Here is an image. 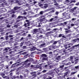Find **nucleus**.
Masks as SVG:
<instances>
[{
    "label": "nucleus",
    "mask_w": 79,
    "mask_h": 79,
    "mask_svg": "<svg viewBox=\"0 0 79 79\" xmlns=\"http://www.w3.org/2000/svg\"><path fill=\"white\" fill-rule=\"evenodd\" d=\"M71 10L72 11H74V10H75V11H77L79 10V8H78L77 7H74Z\"/></svg>",
    "instance_id": "obj_1"
},
{
    "label": "nucleus",
    "mask_w": 79,
    "mask_h": 79,
    "mask_svg": "<svg viewBox=\"0 0 79 79\" xmlns=\"http://www.w3.org/2000/svg\"><path fill=\"white\" fill-rule=\"evenodd\" d=\"M11 37H13V35H10L9 36H6V40H9V38H11Z\"/></svg>",
    "instance_id": "obj_2"
},
{
    "label": "nucleus",
    "mask_w": 79,
    "mask_h": 79,
    "mask_svg": "<svg viewBox=\"0 0 79 79\" xmlns=\"http://www.w3.org/2000/svg\"><path fill=\"white\" fill-rule=\"evenodd\" d=\"M54 48H55V46H51L50 48H49V50H53V49H54Z\"/></svg>",
    "instance_id": "obj_3"
},
{
    "label": "nucleus",
    "mask_w": 79,
    "mask_h": 79,
    "mask_svg": "<svg viewBox=\"0 0 79 79\" xmlns=\"http://www.w3.org/2000/svg\"><path fill=\"white\" fill-rule=\"evenodd\" d=\"M73 5H74L73 4L70 5L68 7L67 9H70V8H71V6H73Z\"/></svg>",
    "instance_id": "obj_4"
},
{
    "label": "nucleus",
    "mask_w": 79,
    "mask_h": 79,
    "mask_svg": "<svg viewBox=\"0 0 79 79\" xmlns=\"http://www.w3.org/2000/svg\"><path fill=\"white\" fill-rule=\"evenodd\" d=\"M47 59H48V58L47 57H43L42 59V60H47Z\"/></svg>",
    "instance_id": "obj_5"
},
{
    "label": "nucleus",
    "mask_w": 79,
    "mask_h": 79,
    "mask_svg": "<svg viewBox=\"0 0 79 79\" xmlns=\"http://www.w3.org/2000/svg\"><path fill=\"white\" fill-rule=\"evenodd\" d=\"M42 57H47V56L45 54H42Z\"/></svg>",
    "instance_id": "obj_6"
},
{
    "label": "nucleus",
    "mask_w": 79,
    "mask_h": 79,
    "mask_svg": "<svg viewBox=\"0 0 79 79\" xmlns=\"http://www.w3.org/2000/svg\"><path fill=\"white\" fill-rule=\"evenodd\" d=\"M70 1L69 0H67L65 1L64 2L65 3H69L70 2Z\"/></svg>",
    "instance_id": "obj_7"
},
{
    "label": "nucleus",
    "mask_w": 79,
    "mask_h": 79,
    "mask_svg": "<svg viewBox=\"0 0 79 79\" xmlns=\"http://www.w3.org/2000/svg\"><path fill=\"white\" fill-rule=\"evenodd\" d=\"M10 48H6L5 49V50L6 51H8V50H10Z\"/></svg>",
    "instance_id": "obj_8"
},
{
    "label": "nucleus",
    "mask_w": 79,
    "mask_h": 79,
    "mask_svg": "<svg viewBox=\"0 0 79 79\" xmlns=\"http://www.w3.org/2000/svg\"><path fill=\"white\" fill-rule=\"evenodd\" d=\"M77 73L76 72H72L71 74V75L72 76V75H73V74H75V73Z\"/></svg>",
    "instance_id": "obj_9"
},
{
    "label": "nucleus",
    "mask_w": 79,
    "mask_h": 79,
    "mask_svg": "<svg viewBox=\"0 0 79 79\" xmlns=\"http://www.w3.org/2000/svg\"><path fill=\"white\" fill-rule=\"evenodd\" d=\"M18 19H21V18H23V16H19L18 17Z\"/></svg>",
    "instance_id": "obj_10"
},
{
    "label": "nucleus",
    "mask_w": 79,
    "mask_h": 79,
    "mask_svg": "<svg viewBox=\"0 0 79 79\" xmlns=\"http://www.w3.org/2000/svg\"><path fill=\"white\" fill-rule=\"evenodd\" d=\"M34 32H38V30L37 29H35L34 30Z\"/></svg>",
    "instance_id": "obj_11"
},
{
    "label": "nucleus",
    "mask_w": 79,
    "mask_h": 79,
    "mask_svg": "<svg viewBox=\"0 0 79 79\" xmlns=\"http://www.w3.org/2000/svg\"><path fill=\"white\" fill-rule=\"evenodd\" d=\"M65 32L66 33H69V32H71V30H68V31H66Z\"/></svg>",
    "instance_id": "obj_12"
},
{
    "label": "nucleus",
    "mask_w": 79,
    "mask_h": 79,
    "mask_svg": "<svg viewBox=\"0 0 79 79\" xmlns=\"http://www.w3.org/2000/svg\"><path fill=\"white\" fill-rule=\"evenodd\" d=\"M7 52H8V51H7L6 52H3V54L4 55H7V53H7Z\"/></svg>",
    "instance_id": "obj_13"
},
{
    "label": "nucleus",
    "mask_w": 79,
    "mask_h": 79,
    "mask_svg": "<svg viewBox=\"0 0 79 79\" xmlns=\"http://www.w3.org/2000/svg\"><path fill=\"white\" fill-rule=\"evenodd\" d=\"M1 75L2 77H3V76H5V74H4L3 73H2L1 74Z\"/></svg>",
    "instance_id": "obj_14"
},
{
    "label": "nucleus",
    "mask_w": 79,
    "mask_h": 79,
    "mask_svg": "<svg viewBox=\"0 0 79 79\" xmlns=\"http://www.w3.org/2000/svg\"><path fill=\"white\" fill-rule=\"evenodd\" d=\"M18 7H15L14 9L15 10H18Z\"/></svg>",
    "instance_id": "obj_15"
},
{
    "label": "nucleus",
    "mask_w": 79,
    "mask_h": 79,
    "mask_svg": "<svg viewBox=\"0 0 79 79\" xmlns=\"http://www.w3.org/2000/svg\"><path fill=\"white\" fill-rule=\"evenodd\" d=\"M60 57H61V56H58V57L56 58V59L57 60H59L60 59Z\"/></svg>",
    "instance_id": "obj_16"
},
{
    "label": "nucleus",
    "mask_w": 79,
    "mask_h": 79,
    "mask_svg": "<svg viewBox=\"0 0 79 79\" xmlns=\"http://www.w3.org/2000/svg\"><path fill=\"white\" fill-rule=\"evenodd\" d=\"M51 9H47L45 10V12H47V11H49Z\"/></svg>",
    "instance_id": "obj_17"
},
{
    "label": "nucleus",
    "mask_w": 79,
    "mask_h": 79,
    "mask_svg": "<svg viewBox=\"0 0 79 79\" xmlns=\"http://www.w3.org/2000/svg\"><path fill=\"white\" fill-rule=\"evenodd\" d=\"M73 3H75L76 2V1L73 0V1H71L70 2V3H73Z\"/></svg>",
    "instance_id": "obj_18"
},
{
    "label": "nucleus",
    "mask_w": 79,
    "mask_h": 79,
    "mask_svg": "<svg viewBox=\"0 0 79 79\" xmlns=\"http://www.w3.org/2000/svg\"><path fill=\"white\" fill-rule=\"evenodd\" d=\"M68 74V72H67L66 73H64V76H66V75H67Z\"/></svg>",
    "instance_id": "obj_19"
},
{
    "label": "nucleus",
    "mask_w": 79,
    "mask_h": 79,
    "mask_svg": "<svg viewBox=\"0 0 79 79\" xmlns=\"http://www.w3.org/2000/svg\"><path fill=\"white\" fill-rule=\"evenodd\" d=\"M43 13H44V11H41L40 12V14L41 15H43Z\"/></svg>",
    "instance_id": "obj_20"
},
{
    "label": "nucleus",
    "mask_w": 79,
    "mask_h": 79,
    "mask_svg": "<svg viewBox=\"0 0 79 79\" xmlns=\"http://www.w3.org/2000/svg\"><path fill=\"white\" fill-rule=\"evenodd\" d=\"M53 19H54V18H52L50 20V22H51V21H53Z\"/></svg>",
    "instance_id": "obj_21"
},
{
    "label": "nucleus",
    "mask_w": 79,
    "mask_h": 79,
    "mask_svg": "<svg viewBox=\"0 0 79 79\" xmlns=\"http://www.w3.org/2000/svg\"><path fill=\"white\" fill-rule=\"evenodd\" d=\"M73 59V57L72 56L70 57V60H72Z\"/></svg>",
    "instance_id": "obj_22"
},
{
    "label": "nucleus",
    "mask_w": 79,
    "mask_h": 79,
    "mask_svg": "<svg viewBox=\"0 0 79 79\" xmlns=\"http://www.w3.org/2000/svg\"><path fill=\"white\" fill-rule=\"evenodd\" d=\"M74 47H79V44L75 45L74 46Z\"/></svg>",
    "instance_id": "obj_23"
},
{
    "label": "nucleus",
    "mask_w": 79,
    "mask_h": 79,
    "mask_svg": "<svg viewBox=\"0 0 79 79\" xmlns=\"http://www.w3.org/2000/svg\"><path fill=\"white\" fill-rule=\"evenodd\" d=\"M75 68L76 69H78L79 68V66H75Z\"/></svg>",
    "instance_id": "obj_24"
},
{
    "label": "nucleus",
    "mask_w": 79,
    "mask_h": 79,
    "mask_svg": "<svg viewBox=\"0 0 79 79\" xmlns=\"http://www.w3.org/2000/svg\"><path fill=\"white\" fill-rule=\"evenodd\" d=\"M27 62H28V60H27L26 61H25V62L24 63V64H27Z\"/></svg>",
    "instance_id": "obj_25"
},
{
    "label": "nucleus",
    "mask_w": 79,
    "mask_h": 79,
    "mask_svg": "<svg viewBox=\"0 0 79 79\" xmlns=\"http://www.w3.org/2000/svg\"><path fill=\"white\" fill-rule=\"evenodd\" d=\"M64 65H62L60 66V68H63V67H64Z\"/></svg>",
    "instance_id": "obj_26"
},
{
    "label": "nucleus",
    "mask_w": 79,
    "mask_h": 79,
    "mask_svg": "<svg viewBox=\"0 0 79 79\" xmlns=\"http://www.w3.org/2000/svg\"><path fill=\"white\" fill-rule=\"evenodd\" d=\"M53 44H57V41H54L53 43Z\"/></svg>",
    "instance_id": "obj_27"
},
{
    "label": "nucleus",
    "mask_w": 79,
    "mask_h": 79,
    "mask_svg": "<svg viewBox=\"0 0 79 79\" xmlns=\"http://www.w3.org/2000/svg\"><path fill=\"white\" fill-rule=\"evenodd\" d=\"M30 61H34V59L32 58H31L30 59Z\"/></svg>",
    "instance_id": "obj_28"
},
{
    "label": "nucleus",
    "mask_w": 79,
    "mask_h": 79,
    "mask_svg": "<svg viewBox=\"0 0 79 79\" xmlns=\"http://www.w3.org/2000/svg\"><path fill=\"white\" fill-rule=\"evenodd\" d=\"M11 11L13 13H15V10H11Z\"/></svg>",
    "instance_id": "obj_29"
},
{
    "label": "nucleus",
    "mask_w": 79,
    "mask_h": 79,
    "mask_svg": "<svg viewBox=\"0 0 79 79\" xmlns=\"http://www.w3.org/2000/svg\"><path fill=\"white\" fill-rule=\"evenodd\" d=\"M23 44H24V42L21 43V44L20 46L21 47V46H23Z\"/></svg>",
    "instance_id": "obj_30"
},
{
    "label": "nucleus",
    "mask_w": 79,
    "mask_h": 79,
    "mask_svg": "<svg viewBox=\"0 0 79 79\" xmlns=\"http://www.w3.org/2000/svg\"><path fill=\"white\" fill-rule=\"evenodd\" d=\"M26 14H27V13H26V12H24V13H23V15H26Z\"/></svg>",
    "instance_id": "obj_31"
},
{
    "label": "nucleus",
    "mask_w": 79,
    "mask_h": 79,
    "mask_svg": "<svg viewBox=\"0 0 79 79\" xmlns=\"http://www.w3.org/2000/svg\"><path fill=\"white\" fill-rule=\"evenodd\" d=\"M34 73H35V72H31V73H30V74H34Z\"/></svg>",
    "instance_id": "obj_32"
},
{
    "label": "nucleus",
    "mask_w": 79,
    "mask_h": 79,
    "mask_svg": "<svg viewBox=\"0 0 79 79\" xmlns=\"http://www.w3.org/2000/svg\"><path fill=\"white\" fill-rule=\"evenodd\" d=\"M48 54H49V55L52 54V52H49L48 53Z\"/></svg>",
    "instance_id": "obj_33"
},
{
    "label": "nucleus",
    "mask_w": 79,
    "mask_h": 79,
    "mask_svg": "<svg viewBox=\"0 0 79 79\" xmlns=\"http://www.w3.org/2000/svg\"><path fill=\"white\" fill-rule=\"evenodd\" d=\"M54 5H56V6H58V4L56 3V4H54Z\"/></svg>",
    "instance_id": "obj_34"
},
{
    "label": "nucleus",
    "mask_w": 79,
    "mask_h": 79,
    "mask_svg": "<svg viewBox=\"0 0 79 79\" xmlns=\"http://www.w3.org/2000/svg\"><path fill=\"white\" fill-rule=\"evenodd\" d=\"M68 45H73V44L72 43H70L68 44Z\"/></svg>",
    "instance_id": "obj_35"
},
{
    "label": "nucleus",
    "mask_w": 79,
    "mask_h": 79,
    "mask_svg": "<svg viewBox=\"0 0 79 79\" xmlns=\"http://www.w3.org/2000/svg\"><path fill=\"white\" fill-rule=\"evenodd\" d=\"M44 6V8H47V7H48V6Z\"/></svg>",
    "instance_id": "obj_36"
},
{
    "label": "nucleus",
    "mask_w": 79,
    "mask_h": 79,
    "mask_svg": "<svg viewBox=\"0 0 79 79\" xmlns=\"http://www.w3.org/2000/svg\"><path fill=\"white\" fill-rule=\"evenodd\" d=\"M18 26V25H14L15 27H17Z\"/></svg>",
    "instance_id": "obj_37"
},
{
    "label": "nucleus",
    "mask_w": 79,
    "mask_h": 79,
    "mask_svg": "<svg viewBox=\"0 0 79 79\" xmlns=\"http://www.w3.org/2000/svg\"><path fill=\"white\" fill-rule=\"evenodd\" d=\"M45 45V44H43L41 45V46H42V47H44V46Z\"/></svg>",
    "instance_id": "obj_38"
},
{
    "label": "nucleus",
    "mask_w": 79,
    "mask_h": 79,
    "mask_svg": "<svg viewBox=\"0 0 79 79\" xmlns=\"http://www.w3.org/2000/svg\"><path fill=\"white\" fill-rule=\"evenodd\" d=\"M73 42H76V41H77V40H76V39L73 40Z\"/></svg>",
    "instance_id": "obj_39"
},
{
    "label": "nucleus",
    "mask_w": 79,
    "mask_h": 79,
    "mask_svg": "<svg viewBox=\"0 0 79 79\" xmlns=\"http://www.w3.org/2000/svg\"><path fill=\"white\" fill-rule=\"evenodd\" d=\"M62 36V35H61V34H60L59 35V37H61V36Z\"/></svg>",
    "instance_id": "obj_40"
},
{
    "label": "nucleus",
    "mask_w": 79,
    "mask_h": 79,
    "mask_svg": "<svg viewBox=\"0 0 79 79\" xmlns=\"http://www.w3.org/2000/svg\"><path fill=\"white\" fill-rule=\"evenodd\" d=\"M76 5H79V2H78L77 3L75 4Z\"/></svg>",
    "instance_id": "obj_41"
},
{
    "label": "nucleus",
    "mask_w": 79,
    "mask_h": 79,
    "mask_svg": "<svg viewBox=\"0 0 79 79\" xmlns=\"http://www.w3.org/2000/svg\"><path fill=\"white\" fill-rule=\"evenodd\" d=\"M44 5V4H41L40 5V6H42Z\"/></svg>",
    "instance_id": "obj_42"
},
{
    "label": "nucleus",
    "mask_w": 79,
    "mask_h": 79,
    "mask_svg": "<svg viewBox=\"0 0 79 79\" xmlns=\"http://www.w3.org/2000/svg\"><path fill=\"white\" fill-rule=\"evenodd\" d=\"M71 26H74V24L73 23V24H71Z\"/></svg>",
    "instance_id": "obj_43"
},
{
    "label": "nucleus",
    "mask_w": 79,
    "mask_h": 79,
    "mask_svg": "<svg viewBox=\"0 0 79 79\" xmlns=\"http://www.w3.org/2000/svg\"><path fill=\"white\" fill-rule=\"evenodd\" d=\"M56 30H58V29L55 28L53 30V31H56Z\"/></svg>",
    "instance_id": "obj_44"
},
{
    "label": "nucleus",
    "mask_w": 79,
    "mask_h": 79,
    "mask_svg": "<svg viewBox=\"0 0 79 79\" xmlns=\"http://www.w3.org/2000/svg\"><path fill=\"white\" fill-rule=\"evenodd\" d=\"M54 18H56V19H58V16H56L55 17H54Z\"/></svg>",
    "instance_id": "obj_45"
},
{
    "label": "nucleus",
    "mask_w": 79,
    "mask_h": 79,
    "mask_svg": "<svg viewBox=\"0 0 79 79\" xmlns=\"http://www.w3.org/2000/svg\"><path fill=\"white\" fill-rule=\"evenodd\" d=\"M67 28H68V29H70V28H71V27H70V26H68L67 27Z\"/></svg>",
    "instance_id": "obj_46"
},
{
    "label": "nucleus",
    "mask_w": 79,
    "mask_h": 79,
    "mask_svg": "<svg viewBox=\"0 0 79 79\" xmlns=\"http://www.w3.org/2000/svg\"><path fill=\"white\" fill-rule=\"evenodd\" d=\"M58 13H59L58 12H56V15H58Z\"/></svg>",
    "instance_id": "obj_47"
},
{
    "label": "nucleus",
    "mask_w": 79,
    "mask_h": 79,
    "mask_svg": "<svg viewBox=\"0 0 79 79\" xmlns=\"http://www.w3.org/2000/svg\"><path fill=\"white\" fill-rule=\"evenodd\" d=\"M67 23L66 22H64V23L65 25H66L67 24Z\"/></svg>",
    "instance_id": "obj_48"
},
{
    "label": "nucleus",
    "mask_w": 79,
    "mask_h": 79,
    "mask_svg": "<svg viewBox=\"0 0 79 79\" xmlns=\"http://www.w3.org/2000/svg\"><path fill=\"white\" fill-rule=\"evenodd\" d=\"M46 72V70H44L43 71V73H45Z\"/></svg>",
    "instance_id": "obj_49"
},
{
    "label": "nucleus",
    "mask_w": 79,
    "mask_h": 79,
    "mask_svg": "<svg viewBox=\"0 0 79 79\" xmlns=\"http://www.w3.org/2000/svg\"><path fill=\"white\" fill-rule=\"evenodd\" d=\"M36 76V75L35 74H33V75H32V77H33V76Z\"/></svg>",
    "instance_id": "obj_50"
},
{
    "label": "nucleus",
    "mask_w": 79,
    "mask_h": 79,
    "mask_svg": "<svg viewBox=\"0 0 79 79\" xmlns=\"http://www.w3.org/2000/svg\"><path fill=\"white\" fill-rule=\"evenodd\" d=\"M4 39V38H3V37H1V39L3 40Z\"/></svg>",
    "instance_id": "obj_51"
},
{
    "label": "nucleus",
    "mask_w": 79,
    "mask_h": 79,
    "mask_svg": "<svg viewBox=\"0 0 79 79\" xmlns=\"http://www.w3.org/2000/svg\"><path fill=\"white\" fill-rule=\"evenodd\" d=\"M20 77L21 79H23V77L22 76L20 75Z\"/></svg>",
    "instance_id": "obj_52"
},
{
    "label": "nucleus",
    "mask_w": 79,
    "mask_h": 79,
    "mask_svg": "<svg viewBox=\"0 0 79 79\" xmlns=\"http://www.w3.org/2000/svg\"><path fill=\"white\" fill-rule=\"evenodd\" d=\"M23 48H26V46H23Z\"/></svg>",
    "instance_id": "obj_53"
},
{
    "label": "nucleus",
    "mask_w": 79,
    "mask_h": 79,
    "mask_svg": "<svg viewBox=\"0 0 79 79\" xmlns=\"http://www.w3.org/2000/svg\"><path fill=\"white\" fill-rule=\"evenodd\" d=\"M48 66V65H46L45 66V67H46V68H47V67Z\"/></svg>",
    "instance_id": "obj_54"
},
{
    "label": "nucleus",
    "mask_w": 79,
    "mask_h": 79,
    "mask_svg": "<svg viewBox=\"0 0 79 79\" xmlns=\"http://www.w3.org/2000/svg\"><path fill=\"white\" fill-rule=\"evenodd\" d=\"M6 26L7 27H10V26L8 25H7Z\"/></svg>",
    "instance_id": "obj_55"
},
{
    "label": "nucleus",
    "mask_w": 79,
    "mask_h": 79,
    "mask_svg": "<svg viewBox=\"0 0 79 79\" xmlns=\"http://www.w3.org/2000/svg\"><path fill=\"white\" fill-rule=\"evenodd\" d=\"M26 25H27V24H26V23H25V24H24V26H25V27H26Z\"/></svg>",
    "instance_id": "obj_56"
},
{
    "label": "nucleus",
    "mask_w": 79,
    "mask_h": 79,
    "mask_svg": "<svg viewBox=\"0 0 79 79\" xmlns=\"http://www.w3.org/2000/svg\"><path fill=\"white\" fill-rule=\"evenodd\" d=\"M68 37H69V36H71V34H69V35H67Z\"/></svg>",
    "instance_id": "obj_57"
},
{
    "label": "nucleus",
    "mask_w": 79,
    "mask_h": 79,
    "mask_svg": "<svg viewBox=\"0 0 79 79\" xmlns=\"http://www.w3.org/2000/svg\"><path fill=\"white\" fill-rule=\"evenodd\" d=\"M14 16H15V15H12V18H13V17H14Z\"/></svg>",
    "instance_id": "obj_58"
},
{
    "label": "nucleus",
    "mask_w": 79,
    "mask_h": 79,
    "mask_svg": "<svg viewBox=\"0 0 79 79\" xmlns=\"http://www.w3.org/2000/svg\"><path fill=\"white\" fill-rule=\"evenodd\" d=\"M78 60H79L78 59H77L75 60V61H78Z\"/></svg>",
    "instance_id": "obj_59"
},
{
    "label": "nucleus",
    "mask_w": 79,
    "mask_h": 79,
    "mask_svg": "<svg viewBox=\"0 0 79 79\" xmlns=\"http://www.w3.org/2000/svg\"><path fill=\"white\" fill-rule=\"evenodd\" d=\"M74 19H74V18H73V19H72V20H73V21H74Z\"/></svg>",
    "instance_id": "obj_60"
},
{
    "label": "nucleus",
    "mask_w": 79,
    "mask_h": 79,
    "mask_svg": "<svg viewBox=\"0 0 79 79\" xmlns=\"http://www.w3.org/2000/svg\"><path fill=\"white\" fill-rule=\"evenodd\" d=\"M23 39H24V38L22 37V38L21 39V40H23Z\"/></svg>",
    "instance_id": "obj_61"
},
{
    "label": "nucleus",
    "mask_w": 79,
    "mask_h": 79,
    "mask_svg": "<svg viewBox=\"0 0 79 79\" xmlns=\"http://www.w3.org/2000/svg\"><path fill=\"white\" fill-rule=\"evenodd\" d=\"M28 37H31V35L29 34V35H28Z\"/></svg>",
    "instance_id": "obj_62"
},
{
    "label": "nucleus",
    "mask_w": 79,
    "mask_h": 79,
    "mask_svg": "<svg viewBox=\"0 0 79 79\" xmlns=\"http://www.w3.org/2000/svg\"><path fill=\"white\" fill-rule=\"evenodd\" d=\"M54 3H56V1L54 0Z\"/></svg>",
    "instance_id": "obj_63"
},
{
    "label": "nucleus",
    "mask_w": 79,
    "mask_h": 79,
    "mask_svg": "<svg viewBox=\"0 0 79 79\" xmlns=\"http://www.w3.org/2000/svg\"><path fill=\"white\" fill-rule=\"evenodd\" d=\"M77 77H79V74L77 75Z\"/></svg>",
    "instance_id": "obj_64"
}]
</instances>
